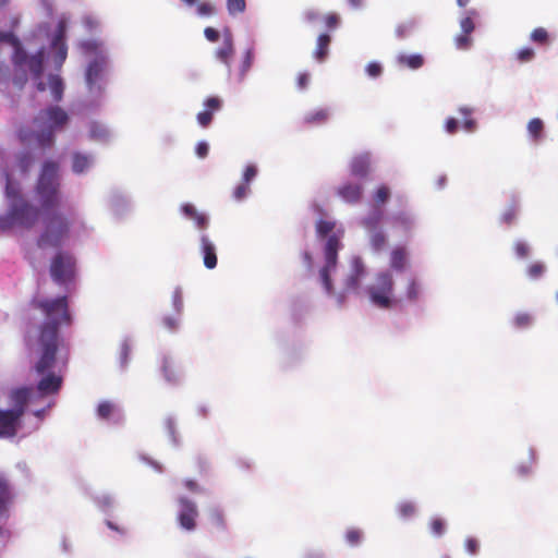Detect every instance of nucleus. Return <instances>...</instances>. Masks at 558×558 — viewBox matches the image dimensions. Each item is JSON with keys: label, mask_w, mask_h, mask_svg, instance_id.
I'll return each mask as SVG.
<instances>
[{"label": "nucleus", "mask_w": 558, "mask_h": 558, "mask_svg": "<svg viewBox=\"0 0 558 558\" xmlns=\"http://www.w3.org/2000/svg\"><path fill=\"white\" fill-rule=\"evenodd\" d=\"M165 427L171 444L174 447L180 445V437L177 433V421L173 416H168L165 421Z\"/></svg>", "instance_id": "nucleus-37"}, {"label": "nucleus", "mask_w": 558, "mask_h": 558, "mask_svg": "<svg viewBox=\"0 0 558 558\" xmlns=\"http://www.w3.org/2000/svg\"><path fill=\"white\" fill-rule=\"evenodd\" d=\"M172 307L174 313H177L178 315H182L184 304L182 289L180 287H177L172 293Z\"/></svg>", "instance_id": "nucleus-44"}, {"label": "nucleus", "mask_w": 558, "mask_h": 558, "mask_svg": "<svg viewBox=\"0 0 558 558\" xmlns=\"http://www.w3.org/2000/svg\"><path fill=\"white\" fill-rule=\"evenodd\" d=\"M336 194L347 204L356 205L361 202L364 194L362 182L351 180L344 181L336 189Z\"/></svg>", "instance_id": "nucleus-19"}, {"label": "nucleus", "mask_w": 558, "mask_h": 558, "mask_svg": "<svg viewBox=\"0 0 558 558\" xmlns=\"http://www.w3.org/2000/svg\"><path fill=\"white\" fill-rule=\"evenodd\" d=\"M204 35H205L206 39L211 43L217 41L220 36L219 32L213 27H206L204 29Z\"/></svg>", "instance_id": "nucleus-59"}, {"label": "nucleus", "mask_w": 558, "mask_h": 558, "mask_svg": "<svg viewBox=\"0 0 558 558\" xmlns=\"http://www.w3.org/2000/svg\"><path fill=\"white\" fill-rule=\"evenodd\" d=\"M209 151V145L205 141H201L197 143L195 153L199 158H206Z\"/></svg>", "instance_id": "nucleus-57"}, {"label": "nucleus", "mask_w": 558, "mask_h": 558, "mask_svg": "<svg viewBox=\"0 0 558 558\" xmlns=\"http://www.w3.org/2000/svg\"><path fill=\"white\" fill-rule=\"evenodd\" d=\"M76 259L65 252H58L50 265V276L58 284H66L75 277Z\"/></svg>", "instance_id": "nucleus-12"}, {"label": "nucleus", "mask_w": 558, "mask_h": 558, "mask_svg": "<svg viewBox=\"0 0 558 558\" xmlns=\"http://www.w3.org/2000/svg\"><path fill=\"white\" fill-rule=\"evenodd\" d=\"M331 41V38L328 34H320L317 38V45L315 50V58L318 61H323L327 53H328V47Z\"/></svg>", "instance_id": "nucleus-35"}, {"label": "nucleus", "mask_w": 558, "mask_h": 558, "mask_svg": "<svg viewBox=\"0 0 558 558\" xmlns=\"http://www.w3.org/2000/svg\"><path fill=\"white\" fill-rule=\"evenodd\" d=\"M0 43H8L13 47L12 63L14 66L13 84L23 88L28 78L32 80L38 92L49 88L52 99L59 102L63 98L64 82L59 74H49L44 80L47 49L41 44L34 53H29L20 39L12 32H0Z\"/></svg>", "instance_id": "nucleus-4"}, {"label": "nucleus", "mask_w": 558, "mask_h": 558, "mask_svg": "<svg viewBox=\"0 0 558 558\" xmlns=\"http://www.w3.org/2000/svg\"><path fill=\"white\" fill-rule=\"evenodd\" d=\"M531 40L538 44H545L548 40V33L545 28L538 27L531 33Z\"/></svg>", "instance_id": "nucleus-51"}, {"label": "nucleus", "mask_w": 558, "mask_h": 558, "mask_svg": "<svg viewBox=\"0 0 558 558\" xmlns=\"http://www.w3.org/2000/svg\"><path fill=\"white\" fill-rule=\"evenodd\" d=\"M161 372L163 379L170 385H179L183 379L182 372L175 367L170 356H163L161 363Z\"/></svg>", "instance_id": "nucleus-27"}, {"label": "nucleus", "mask_w": 558, "mask_h": 558, "mask_svg": "<svg viewBox=\"0 0 558 558\" xmlns=\"http://www.w3.org/2000/svg\"><path fill=\"white\" fill-rule=\"evenodd\" d=\"M397 512L401 520H410L417 514V507L413 501L403 500L397 505Z\"/></svg>", "instance_id": "nucleus-34"}, {"label": "nucleus", "mask_w": 558, "mask_h": 558, "mask_svg": "<svg viewBox=\"0 0 558 558\" xmlns=\"http://www.w3.org/2000/svg\"><path fill=\"white\" fill-rule=\"evenodd\" d=\"M93 499L96 506L105 513L113 510L117 504L114 496L109 493H100L94 496Z\"/></svg>", "instance_id": "nucleus-33"}, {"label": "nucleus", "mask_w": 558, "mask_h": 558, "mask_svg": "<svg viewBox=\"0 0 558 558\" xmlns=\"http://www.w3.org/2000/svg\"><path fill=\"white\" fill-rule=\"evenodd\" d=\"M478 16L476 9L464 10L459 20L461 33L454 37L456 48L459 50H469L472 46L471 34L475 29L474 19Z\"/></svg>", "instance_id": "nucleus-13"}, {"label": "nucleus", "mask_w": 558, "mask_h": 558, "mask_svg": "<svg viewBox=\"0 0 558 558\" xmlns=\"http://www.w3.org/2000/svg\"><path fill=\"white\" fill-rule=\"evenodd\" d=\"M12 501V492L9 484L0 477V522H5L10 517V505ZM9 531L0 525V551L4 548L9 538Z\"/></svg>", "instance_id": "nucleus-17"}, {"label": "nucleus", "mask_w": 558, "mask_h": 558, "mask_svg": "<svg viewBox=\"0 0 558 558\" xmlns=\"http://www.w3.org/2000/svg\"><path fill=\"white\" fill-rule=\"evenodd\" d=\"M181 316L182 315H178L177 313H174L172 315L163 316L162 317L163 327L171 332H175L180 327Z\"/></svg>", "instance_id": "nucleus-39"}, {"label": "nucleus", "mask_w": 558, "mask_h": 558, "mask_svg": "<svg viewBox=\"0 0 558 558\" xmlns=\"http://www.w3.org/2000/svg\"><path fill=\"white\" fill-rule=\"evenodd\" d=\"M5 196L8 198V210L0 215V230H10L13 227L32 228L40 217V210L19 194L17 187L5 175Z\"/></svg>", "instance_id": "nucleus-7"}, {"label": "nucleus", "mask_w": 558, "mask_h": 558, "mask_svg": "<svg viewBox=\"0 0 558 558\" xmlns=\"http://www.w3.org/2000/svg\"><path fill=\"white\" fill-rule=\"evenodd\" d=\"M199 250L203 256L204 266L214 269L217 266L216 245L206 233L199 235Z\"/></svg>", "instance_id": "nucleus-23"}, {"label": "nucleus", "mask_w": 558, "mask_h": 558, "mask_svg": "<svg viewBox=\"0 0 558 558\" xmlns=\"http://www.w3.org/2000/svg\"><path fill=\"white\" fill-rule=\"evenodd\" d=\"M535 52L532 48L525 47L518 51L517 58L521 62H530L534 59Z\"/></svg>", "instance_id": "nucleus-53"}, {"label": "nucleus", "mask_w": 558, "mask_h": 558, "mask_svg": "<svg viewBox=\"0 0 558 558\" xmlns=\"http://www.w3.org/2000/svg\"><path fill=\"white\" fill-rule=\"evenodd\" d=\"M367 75L369 77H373V78H376L378 76L381 75L383 73V66L380 63L378 62H369L367 65H366V69H365Z\"/></svg>", "instance_id": "nucleus-54"}, {"label": "nucleus", "mask_w": 558, "mask_h": 558, "mask_svg": "<svg viewBox=\"0 0 558 558\" xmlns=\"http://www.w3.org/2000/svg\"><path fill=\"white\" fill-rule=\"evenodd\" d=\"M396 60L399 65L407 66L411 70H417L424 64V57L420 53L407 54L401 52L397 56Z\"/></svg>", "instance_id": "nucleus-29"}, {"label": "nucleus", "mask_w": 558, "mask_h": 558, "mask_svg": "<svg viewBox=\"0 0 558 558\" xmlns=\"http://www.w3.org/2000/svg\"><path fill=\"white\" fill-rule=\"evenodd\" d=\"M430 532L434 536L440 537L446 532V522L440 518H434L430 521Z\"/></svg>", "instance_id": "nucleus-46"}, {"label": "nucleus", "mask_w": 558, "mask_h": 558, "mask_svg": "<svg viewBox=\"0 0 558 558\" xmlns=\"http://www.w3.org/2000/svg\"><path fill=\"white\" fill-rule=\"evenodd\" d=\"M84 26L87 31L93 32L98 27V21L92 16H85L83 20Z\"/></svg>", "instance_id": "nucleus-60"}, {"label": "nucleus", "mask_w": 558, "mask_h": 558, "mask_svg": "<svg viewBox=\"0 0 558 558\" xmlns=\"http://www.w3.org/2000/svg\"><path fill=\"white\" fill-rule=\"evenodd\" d=\"M465 549L472 556L477 555L478 550H480V544H478L477 539H475L473 537L466 538V541H465Z\"/></svg>", "instance_id": "nucleus-55"}, {"label": "nucleus", "mask_w": 558, "mask_h": 558, "mask_svg": "<svg viewBox=\"0 0 558 558\" xmlns=\"http://www.w3.org/2000/svg\"><path fill=\"white\" fill-rule=\"evenodd\" d=\"M36 193L44 210V230L37 240V246L41 250L60 247L69 233L70 223L63 215L53 210L60 203V175L57 162H44Z\"/></svg>", "instance_id": "nucleus-3"}, {"label": "nucleus", "mask_w": 558, "mask_h": 558, "mask_svg": "<svg viewBox=\"0 0 558 558\" xmlns=\"http://www.w3.org/2000/svg\"><path fill=\"white\" fill-rule=\"evenodd\" d=\"M363 541V532L359 529H350L345 533V542L351 547L359 546Z\"/></svg>", "instance_id": "nucleus-41"}, {"label": "nucleus", "mask_w": 558, "mask_h": 558, "mask_svg": "<svg viewBox=\"0 0 558 558\" xmlns=\"http://www.w3.org/2000/svg\"><path fill=\"white\" fill-rule=\"evenodd\" d=\"M97 417L110 424L119 425L124 421L123 411L119 405L110 401H101L97 407Z\"/></svg>", "instance_id": "nucleus-21"}, {"label": "nucleus", "mask_w": 558, "mask_h": 558, "mask_svg": "<svg viewBox=\"0 0 558 558\" xmlns=\"http://www.w3.org/2000/svg\"><path fill=\"white\" fill-rule=\"evenodd\" d=\"M303 558H326V555L322 550L311 549L303 555Z\"/></svg>", "instance_id": "nucleus-64"}, {"label": "nucleus", "mask_w": 558, "mask_h": 558, "mask_svg": "<svg viewBox=\"0 0 558 558\" xmlns=\"http://www.w3.org/2000/svg\"><path fill=\"white\" fill-rule=\"evenodd\" d=\"M513 323L518 328H526L532 324V316L527 313H518Z\"/></svg>", "instance_id": "nucleus-50"}, {"label": "nucleus", "mask_w": 558, "mask_h": 558, "mask_svg": "<svg viewBox=\"0 0 558 558\" xmlns=\"http://www.w3.org/2000/svg\"><path fill=\"white\" fill-rule=\"evenodd\" d=\"M254 60V49L250 47L245 50L242 63L239 69V82H243L247 72L250 71Z\"/></svg>", "instance_id": "nucleus-36"}, {"label": "nucleus", "mask_w": 558, "mask_h": 558, "mask_svg": "<svg viewBox=\"0 0 558 558\" xmlns=\"http://www.w3.org/2000/svg\"><path fill=\"white\" fill-rule=\"evenodd\" d=\"M35 393L32 387H20L10 393L11 408L0 409V438H11L16 435L17 427L25 408Z\"/></svg>", "instance_id": "nucleus-11"}, {"label": "nucleus", "mask_w": 558, "mask_h": 558, "mask_svg": "<svg viewBox=\"0 0 558 558\" xmlns=\"http://www.w3.org/2000/svg\"><path fill=\"white\" fill-rule=\"evenodd\" d=\"M423 291L421 281L415 277H410L405 288V299L411 303L418 301Z\"/></svg>", "instance_id": "nucleus-31"}, {"label": "nucleus", "mask_w": 558, "mask_h": 558, "mask_svg": "<svg viewBox=\"0 0 558 558\" xmlns=\"http://www.w3.org/2000/svg\"><path fill=\"white\" fill-rule=\"evenodd\" d=\"M246 9L245 0H227V10L230 15L235 16Z\"/></svg>", "instance_id": "nucleus-42"}, {"label": "nucleus", "mask_w": 558, "mask_h": 558, "mask_svg": "<svg viewBox=\"0 0 558 558\" xmlns=\"http://www.w3.org/2000/svg\"><path fill=\"white\" fill-rule=\"evenodd\" d=\"M517 473L519 476L525 477L532 473V466L526 463H522L517 466Z\"/></svg>", "instance_id": "nucleus-63"}, {"label": "nucleus", "mask_w": 558, "mask_h": 558, "mask_svg": "<svg viewBox=\"0 0 558 558\" xmlns=\"http://www.w3.org/2000/svg\"><path fill=\"white\" fill-rule=\"evenodd\" d=\"M408 263L407 251L404 247H396L390 254V267L397 272L404 270Z\"/></svg>", "instance_id": "nucleus-30"}, {"label": "nucleus", "mask_w": 558, "mask_h": 558, "mask_svg": "<svg viewBox=\"0 0 558 558\" xmlns=\"http://www.w3.org/2000/svg\"><path fill=\"white\" fill-rule=\"evenodd\" d=\"M459 129V121L456 118H448L445 122V131L454 134Z\"/></svg>", "instance_id": "nucleus-56"}, {"label": "nucleus", "mask_w": 558, "mask_h": 558, "mask_svg": "<svg viewBox=\"0 0 558 558\" xmlns=\"http://www.w3.org/2000/svg\"><path fill=\"white\" fill-rule=\"evenodd\" d=\"M339 16L336 13H330L326 17V25L329 28H336L339 25Z\"/></svg>", "instance_id": "nucleus-62"}, {"label": "nucleus", "mask_w": 558, "mask_h": 558, "mask_svg": "<svg viewBox=\"0 0 558 558\" xmlns=\"http://www.w3.org/2000/svg\"><path fill=\"white\" fill-rule=\"evenodd\" d=\"M371 155L363 153L352 158L350 162V172L353 177L364 179L368 174Z\"/></svg>", "instance_id": "nucleus-26"}, {"label": "nucleus", "mask_w": 558, "mask_h": 558, "mask_svg": "<svg viewBox=\"0 0 558 558\" xmlns=\"http://www.w3.org/2000/svg\"><path fill=\"white\" fill-rule=\"evenodd\" d=\"M515 214H517L515 207L511 206L502 214L501 219L504 222L510 223L513 220V218L515 217Z\"/></svg>", "instance_id": "nucleus-61"}, {"label": "nucleus", "mask_w": 558, "mask_h": 558, "mask_svg": "<svg viewBox=\"0 0 558 558\" xmlns=\"http://www.w3.org/2000/svg\"><path fill=\"white\" fill-rule=\"evenodd\" d=\"M388 221L393 229L401 231L405 235L411 234L418 225L417 215L409 208L391 213L388 216Z\"/></svg>", "instance_id": "nucleus-16"}, {"label": "nucleus", "mask_w": 558, "mask_h": 558, "mask_svg": "<svg viewBox=\"0 0 558 558\" xmlns=\"http://www.w3.org/2000/svg\"><path fill=\"white\" fill-rule=\"evenodd\" d=\"M37 306L47 316L39 336L41 355L35 365L37 374L41 375V379L37 384V392L41 396H47L57 393L62 386V377L48 371L56 363L59 328L63 324L69 325L71 316L68 311V300L64 295L39 301Z\"/></svg>", "instance_id": "nucleus-2"}, {"label": "nucleus", "mask_w": 558, "mask_h": 558, "mask_svg": "<svg viewBox=\"0 0 558 558\" xmlns=\"http://www.w3.org/2000/svg\"><path fill=\"white\" fill-rule=\"evenodd\" d=\"M68 20L62 16L53 31L48 23H40L33 32L34 39L41 41L45 38L50 48V59L57 71L61 70L68 57L66 45Z\"/></svg>", "instance_id": "nucleus-10"}, {"label": "nucleus", "mask_w": 558, "mask_h": 558, "mask_svg": "<svg viewBox=\"0 0 558 558\" xmlns=\"http://www.w3.org/2000/svg\"><path fill=\"white\" fill-rule=\"evenodd\" d=\"M514 251L518 258H525L530 254V245L524 241H517L514 243Z\"/></svg>", "instance_id": "nucleus-52"}, {"label": "nucleus", "mask_w": 558, "mask_h": 558, "mask_svg": "<svg viewBox=\"0 0 558 558\" xmlns=\"http://www.w3.org/2000/svg\"><path fill=\"white\" fill-rule=\"evenodd\" d=\"M69 122L70 116L63 108L50 105L40 110L34 118L35 131L20 128L17 136L22 143H27L34 138L40 148H51L56 142V134L63 131Z\"/></svg>", "instance_id": "nucleus-6"}, {"label": "nucleus", "mask_w": 558, "mask_h": 558, "mask_svg": "<svg viewBox=\"0 0 558 558\" xmlns=\"http://www.w3.org/2000/svg\"><path fill=\"white\" fill-rule=\"evenodd\" d=\"M364 279L365 277L361 281ZM361 283L357 292H349L347 296L364 294L369 303L379 310H390L396 305L395 281L390 270L378 271L364 288Z\"/></svg>", "instance_id": "nucleus-9"}, {"label": "nucleus", "mask_w": 558, "mask_h": 558, "mask_svg": "<svg viewBox=\"0 0 558 558\" xmlns=\"http://www.w3.org/2000/svg\"><path fill=\"white\" fill-rule=\"evenodd\" d=\"M96 155L89 151H73L71 154V170L75 175H85L96 166Z\"/></svg>", "instance_id": "nucleus-18"}, {"label": "nucleus", "mask_w": 558, "mask_h": 558, "mask_svg": "<svg viewBox=\"0 0 558 558\" xmlns=\"http://www.w3.org/2000/svg\"><path fill=\"white\" fill-rule=\"evenodd\" d=\"M178 523L179 526L186 531L192 532L196 529V518L198 517V510L196 504L186 497H179L178 499Z\"/></svg>", "instance_id": "nucleus-15"}, {"label": "nucleus", "mask_w": 558, "mask_h": 558, "mask_svg": "<svg viewBox=\"0 0 558 558\" xmlns=\"http://www.w3.org/2000/svg\"><path fill=\"white\" fill-rule=\"evenodd\" d=\"M181 213L182 215L193 221L194 227L201 231V233H204V231L209 226V217L205 213H201L196 209V207L193 204L185 203L181 206Z\"/></svg>", "instance_id": "nucleus-22"}, {"label": "nucleus", "mask_w": 558, "mask_h": 558, "mask_svg": "<svg viewBox=\"0 0 558 558\" xmlns=\"http://www.w3.org/2000/svg\"><path fill=\"white\" fill-rule=\"evenodd\" d=\"M77 48L84 58L85 96L81 104L84 109L98 110L106 101L110 83L111 59L107 44L99 38L77 41Z\"/></svg>", "instance_id": "nucleus-5"}, {"label": "nucleus", "mask_w": 558, "mask_h": 558, "mask_svg": "<svg viewBox=\"0 0 558 558\" xmlns=\"http://www.w3.org/2000/svg\"><path fill=\"white\" fill-rule=\"evenodd\" d=\"M257 173L258 169L256 165H247L242 174V182L250 184L257 177Z\"/></svg>", "instance_id": "nucleus-48"}, {"label": "nucleus", "mask_w": 558, "mask_h": 558, "mask_svg": "<svg viewBox=\"0 0 558 558\" xmlns=\"http://www.w3.org/2000/svg\"><path fill=\"white\" fill-rule=\"evenodd\" d=\"M130 352H131V344H130V340L126 338L121 343L120 357H119V363H120V367L122 371L126 369V367H128L129 360H130V357H129Z\"/></svg>", "instance_id": "nucleus-40"}, {"label": "nucleus", "mask_w": 558, "mask_h": 558, "mask_svg": "<svg viewBox=\"0 0 558 558\" xmlns=\"http://www.w3.org/2000/svg\"><path fill=\"white\" fill-rule=\"evenodd\" d=\"M205 110L197 113V122L201 126L207 128L213 121L215 111H219L222 107V100L219 97L211 96L204 101Z\"/></svg>", "instance_id": "nucleus-24"}, {"label": "nucleus", "mask_w": 558, "mask_h": 558, "mask_svg": "<svg viewBox=\"0 0 558 558\" xmlns=\"http://www.w3.org/2000/svg\"><path fill=\"white\" fill-rule=\"evenodd\" d=\"M196 13L201 17L211 16L215 13V7L208 1L201 2L196 8Z\"/></svg>", "instance_id": "nucleus-49"}, {"label": "nucleus", "mask_w": 558, "mask_h": 558, "mask_svg": "<svg viewBox=\"0 0 558 558\" xmlns=\"http://www.w3.org/2000/svg\"><path fill=\"white\" fill-rule=\"evenodd\" d=\"M209 522L219 532L228 531V523L225 513L218 507L211 508L209 510Z\"/></svg>", "instance_id": "nucleus-32"}, {"label": "nucleus", "mask_w": 558, "mask_h": 558, "mask_svg": "<svg viewBox=\"0 0 558 558\" xmlns=\"http://www.w3.org/2000/svg\"><path fill=\"white\" fill-rule=\"evenodd\" d=\"M105 203L107 209L116 218H122L131 211L132 205L129 196L119 189H110L106 196Z\"/></svg>", "instance_id": "nucleus-14"}, {"label": "nucleus", "mask_w": 558, "mask_h": 558, "mask_svg": "<svg viewBox=\"0 0 558 558\" xmlns=\"http://www.w3.org/2000/svg\"><path fill=\"white\" fill-rule=\"evenodd\" d=\"M32 157L28 153L21 154L19 156V166L23 172H26L31 166Z\"/></svg>", "instance_id": "nucleus-58"}, {"label": "nucleus", "mask_w": 558, "mask_h": 558, "mask_svg": "<svg viewBox=\"0 0 558 558\" xmlns=\"http://www.w3.org/2000/svg\"><path fill=\"white\" fill-rule=\"evenodd\" d=\"M545 264L537 262L529 266L526 274L530 279L537 280L545 274Z\"/></svg>", "instance_id": "nucleus-43"}, {"label": "nucleus", "mask_w": 558, "mask_h": 558, "mask_svg": "<svg viewBox=\"0 0 558 558\" xmlns=\"http://www.w3.org/2000/svg\"><path fill=\"white\" fill-rule=\"evenodd\" d=\"M390 194V189L387 185H380L373 195V204L367 214L360 219V226L365 230L374 254H379L387 246L388 238L383 222L385 219L384 205L389 201Z\"/></svg>", "instance_id": "nucleus-8"}, {"label": "nucleus", "mask_w": 558, "mask_h": 558, "mask_svg": "<svg viewBox=\"0 0 558 558\" xmlns=\"http://www.w3.org/2000/svg\"><path fill=\"white\" fill-rule=\"evenodd\" d=\"M526 131L529 135V140L534 143L538 144L544 138V122L539 118H533L527 122Z\"/></svg>", "instance_id": "nucleus-28"}, {"label": "nucleus", "mask_w": 558, "mask_h": 558, "mask_svg": "<svg viewBox=\"0 0 558 558\" xmlns=\"http://www.w3.org/2000/svg\"><path fill=\"white\" fill-rule=\"evenodd\" d=\"M234 52L232 34L229 31L223 33L222 45L216 50V58L227 66L228 72L231 71L230 58Z\"/></svg>", "instance_id": "nucleus-25"}, {"label": "nucleus", "mask_w": 558, "mask_h": 558, "mask_svg": "<svg viewBox=\"0 0 558 558\" xmlns=\"http://www.w3.org/2000/svg\"><path fill=\"white\" fill-rule=\"evenodd\" d=\"M87 136L92 142L106 145L113 140L114 134L106 123L93 120L88 123Z\"/></svg>", "instance_id": "nucleus-20"}, {"label": "nucleus", "mask_w": 558, "mask_h": 558, "mask_svg": "<svg viewBox=\"0 0 558 558\" xmlns=\"http://www.w3.org/2000/svg\"><path fill=\"white\" fill-rule=\"evenodd\" d=\"M329 117V110L328 109H318L313 112H308L304 120L306 123L310 124H322L325 121H327Z\"/></svg>", "instance_id": "nucleus-38"}, {"label": "nucleus", "mask_w": 558, "mask_h": 558, "mask_svg": "<svg viewBox=\"0 0 558 558\" xmlns=\"http://www.w3.org/2000/svg\"><path fill=\"white\" fill-rule=\"evenodd\" d=\"M416 26V23L414 20L407 21L404 23H401L396 28V35L398 38H404L407 37Z\"/></svg>", "instance_id": "nucleus-45"}, {"label": "nucleus", "mask_w": 558, "mask_h": 558, "mask_svg": "<svg viewBox=\"0 0 558 558\" xmlns=\"http://www.w3.org/2000/svg\"><path fill=\"white\" fill-rule=\"evenodd\" d=\"M343 228L337 229L336 221L319 219L316 221V234L319 240H325L323 246L324 263L314 268L313 257L310 252H303V264L310 276H315L325 294L335 300L338 306H343L349 292H357L361 280L366 277L367 268L357 255L349 258L347 264L339 266L338 253L342 248L341 239Z\"/></svg>", "instance_id": "nucleus-1"}, {"label": "nucleus", "mask_w": 558, "mask_h": 558, "mask_svg": "<svg viewBox=\"0 0 558 558\" xmlns=\"http://www.w3.org/2000/svg\"><path fill=\"white\" fill-rule=\"evenodd\" d=\"M250 193L251 189L248 184L242 182L239 185H236L235 189L233 190V198L236 202H242L250 195Z\"/></svg>", "instance_id": "nucleus-47"}]
</instances>
